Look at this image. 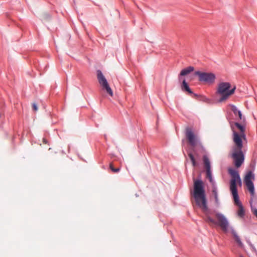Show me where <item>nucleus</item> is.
<instances>
[{
  "mask_svg": "<svg viewBox=\"0 0 257 257\" xmlns=\"http://www.w3.org/2000/svg\"><path fill=\"white\" fill-rule=\"evenodd\" d=\"M191 195L194 199V206L199 208L206 215V221L211 226L218 225L224 231L226 232L229 226L228 222L226 217L222 214L216 212L215 217L216 220L213 219L209 214V209L207 201L204 188V184L201 180H194L193 190L191 191Z\"/></svg>",
  "mask_w": 257,
  "mask_h": 257,
  "instance_id": "nucleus-1",
  "label": "nucleus"
},
{
  "mask_svg": "<svg viewBox=\"0 0 257 257\" xmlns=\"http://www.w3.org/2000/svg\"><path fill=\"white\" fill-rule=\"evenodd\" d=\"M235 126H232L233 132L232 140L233 146L231 150V158L236 168L241 166L244 162V156L242 152L243 141H246L245 127L238 122L234 123Z\"/></svg>",
  "mask_w": 257,
  "mask_h": 257,
  "instance_id": "nucleus-2",
  "label": "nucleus"
},
{
  "mask_svg": "<svg viewBox=\"0 0 257 257\" xmlns=\"http://www.w3.org/2000/svg\"><path fill=\"white\" fill-rule=\"evenodd\" d=\"M228 173L231 176L230 181V190L233 198L234 203L238 206L237 211V215L240 217H243L244 215V209L239 200L236 184L241 185V180L237 171L233 169H228Z\"/></svg>",
  "mask_w": 257,
  "mask_h": 257,
  "instance_id": "nucleus-3",
  "label": "nucleus"
},
{
  "mask_svg": "<svg viewBox=\"0 0 257 257\" xmlns=\"http://www.w3.org/2000/svg\"><path fill=\"white\" fill-rule=\"evenodd\" d=\"M255 179L251 171L248 172L244 178V182L251 195L250 204L251 211L257 209V197L255 196L254 187L252 181Z\"/></svg>",
  "mask_w": 257,
  "mask_h": 257,
  "instance_id": "nucleus-4",
  "label": "nucleus"
},
{
  "mask_svg": "<svg viewBox=\"0 0 257 257\" xmlns=\"http://www.w3.org/2000/svg\"><path fill=\"white\" fill-rule=\"evenodd\" d=\"M230 84L228 82H221L218 84L216 94L220 96L218 100L219 102H222L226 100L231 95L234 93L235 87L234 86L230 90Z\"/></svg>",
  "mask_w": 257,
  "mask_h": 257,
  "instance_id": "nucleus-5",
  "label": "nucleus"
},
{
  "mask_svg": "<svg viewBox=\"0 0 257 257\" xmlns=\"http://www.w3.org/2000/svg\"><path fill=\"white\" fill-rule=\"evenodd\" d=\"M186 137L189 144L193 147H198L202 153H204L205 149L202 144L200 142L198 137L194 133L190 128L186 130Z\"/></svg>",
  "mask_w": 257,
  "mask_h": 257,
  "instance_id": "nucleus-6",
  "label": "nucleus"
},
{
  "mask_svg": "<svg viewBox=\"0 0 257 257\" xmlns=\"http://www.w3.org/2000/svg\"><path fill=\"white\" fill-rule=\"evenodd\" d=\"M195 74L199 77L200 81L204 82L208 84L214 83L216 79L215 75L212 73L196 71Z\"/></svg>",
  "mask_w": 257,
  "mask_h": 257,
  "instance_id": "nucleus-7",
  "label": "nucleus"
},
{
  "mask_svg": "<svg viewBox=\"0 0 257 257\" xmlns=\"http://www.w3.org/2000/svg\"><path fill=\"white\" fill-rule=\"evenodd\" d=\"M97 77L99 83L102 87L103 89L105 90L106 92L111 97L113 96V93L112 89L110 87L106 79L103 76L100 70L97 71Z\"/></svg>",
  "mask_w": 257,
  "mask_h": 257,
  "instance_id": "nucleus-8",
  "label": "nucleus"
},
{
  "mask_svg": "<svg viewBox=\"0 0 257 257\" xmlns=\"http://www.w3.org/2000/svg\"><path fill=\"white\" fill-rule=\"evenodd\" d=\"M203 161L204 168L206 170V178H207L209 179V181L212 184V185L214 184L212 177L211 166L209 159L207 156L204 155L203 158Z\"/></svg>",
  "mask_w": 257,
  "mask_h": 257,
  "instance_id": "nucleus-9",
  "label": "nucleus"
},
{
  "mask_svg": "<svg viewBox=\"0 0 257 257\" xmlns=\"http://www.w3.org/2000/svg\"><path fill=\"white\" fill-rule=\"evenodd\" d=\"M193 152L194 153V155L191 153H189L188 154V156L191 161L193 166L195 167L197 165V163L196 161L195 157L198 158L199 157V153L204 154L205 151L204 153H202L199 149V148L197 147L193 148Z\"/></svg>",
  "mask_w": 257,
  "mask_h": 257,
  "instance_id": "nucleus-10",
  "label": "nucleus"
},
{
  "mask_svg": "<svg viewBox=\"0 0 257 257\" xmlns=\"http://www.w3.org/2000/svg\"><path fill=\"white\" fill-rule=\"evenodd\" d=\"M212 196L214 198L216 204H219V198H218V192H217V187L215 186L214 184L212 185Z\"/></svg>",
  "mask_w": 257,
  "mask_h": 257,
  "instance_id": "nucleus-11",
  "label": "nucleus"
},
{
  "mask_svg": "<svg viewBox=\"0 0 257 257\" xmlns=\"http://www.w3.org/2000/svg\"><path fill=\"white\" fill-rule=\"evenodd\" d=\"M181 88L183 91H187L189 94H192V91L189 88L188 85L186 83L185 80H183L182 81V83L181 85Z\"/></svg>",
  "mask_w": 257,
  "mask_h": 257,
  "instance_id": "nucleus-12",
  "label": "nucleus"
},
{
  "mask_svg": "<svg viewBox=\"0 0 257 257\" xmlns=\"http://www.w3.org/2000/svg\"><path fill=\"white\" fill-rule=\"evenodd\" d=\"M194 68L192 66H189L187 68L181 70L180 73V75L181 76H185L187 75V74H189L191 72H192L194 70Z\"/></svg>",
  "mask_w": 257,
  "mask_h": 257,
  "instance_id": "nucleus-13",
  "label": "nucleus"
},
{
  "mask_svg": "<svg viewBox=\"0 0 257 257\" xmlns=\"http://www.w3.org/2000/svg\"><path fill=\"white\" fill-rule=\"evenodd\" d=\"M231 110L233 111L234 114L236 115H238L240 119H242V114L241 112L237 109V108L234 105H232L231 107Z\"/></svg>",
  "mask_w": 257,
  "mask_h": 257,
  "instance_id": "nucleus-14",
  "label": "nucleus"
},
{
  "mask_svg": "<svg viewBox=\"0 0 257 257\" xmlns=\"http://www.w3.org/2000/svg\"><path fill=\"white\" fill-rule=\"evenodd\" d=\"M233 235H234V239H235L236 242L238 243V245L240 247H242L243 244L241 242L239 236L235 233H233Z\"/></svg>",
  "mask_w": 257,
  "mask_h": 257,
  "instance_id": "nucleus-15",
  "label": "nucleus"
},
{
  "mask_svg": "<svg viewBox=\"0 0 257 257\" xmlns=\"http://www.w3.org/2000/svg\"><path fill=\"white\" fill-rule=\"evenodd\" d=\"M109 168L111 169V170L112 172H113L114 173H117V172H119V170H120V168H115L114 167H113V165H112V163H110L109 164Z\"/></svg>",
  "mask_w": 257,
  "mask_h": 257,
  "instance_id": "nucleus-16",
  "label": "nucleus"
},
{
  "mask_svg": "<svg viewBox=\"0 0 257 257\" xmlns=\"http://www.w3.org/2000/svg\"><path fill=\"white\" fill-rule=\"evenodd\" d=\"M32 108H33V109L35 111H37L38 109V106L35 103H33L32 104Z\"/></svg>",
  "mask_w": 257,
  "mask_h": 257,
  "instance_id": "nucleus-17",
  "label": "nucleus"
},
{
  "mask_svg": "<svg viewBox=\"0 0 257 257\" xmlns=\"http://www.w3.org/2000/svg\"><path fill=\"white\" fill-rule=\"evenodd\" d=\"M251 211L252 213L257 217V209Z\"/></svg>",
  "mask_w": 257,
  "mask_h": 257,
  "instance_id": "nucleus-18",
  "label": "nucleus"
},
{
  "mask_svg": "<svg viewBox=\"0 0 257 257\" xmlns=\"http://www.w3.org/2000/svg\"><path fill=\"white\" fill-rule=\"evenodd\" d=\"M43 142L44 144H47V141L46 139H45L44 138L43 139Z\"/></svg>",
  "mask_w": 257,
  "mask_h": 257,
  "instance_id": "nucleus-19",
  "label": "nucleus"
},
{
  "mask_svg": "<svg viewBox=\"0 0 257 257\" xmlns=\"http://www.w3.org/2000/svg\"><path fill=\"white\" fill-rule=\"evenodd\" d=\"M240 257H242V256H241Z\"/></svg>",
  "mask_w": 257,
  "mask_h": 257,
  "instance_id": "nucleus-20",
  "label": "nucleus"
}]
</instances>
